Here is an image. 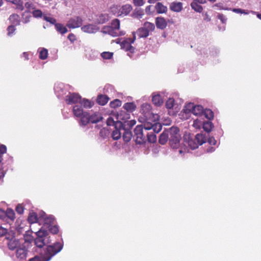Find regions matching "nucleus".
I'll list each match as a JSON object with an SVG mask.
<instances>
[{
	"mask_svg": "<svg viewBox=\"0 0 261 261\" xmlns=\"http://www.w3.org/2000/svg\"><path fill=\"white\" fill-rule=\"evenodd\" d=\"M63 244L60 242H56L51 245L47 246L40 255H36L30 258L29 261H49L56 254L61 251Z\"/></svg>",
	"mask_w": 261,
	"mask_h": 261,
	"instance_id": "obj_1",
	"label": "nucleus"
},
{
	"mask_svg": "<svg viewBox=\"0 0 261 261\" xmlns=\"http://www.w3.org/2000/svg\"><path fill=\"white\" fill-rule=\"evenodd\" d=\"M191 7L192 9L197 12L201 13L203 10V8L201 6L194 2L191 3Z\"/></svg>",
	"mask_w": 261,
	"mask_h": 261,
	"instance_id": "obj_43",
	"label": "nucleus"
},
{
	"mask_svg": "<svg viewBox=\"0 0 261 261\" xmlns=\"http://www.w3.org/2000/svg\"><path fill=\"white\" fill-rule=\"evenodd\" d=\"M86 112L83 111L82 106L75 105L73 108V113L74 116L76 117H79L81 116L83 114H84Z\"/></svg>",
	"mask_w": 261,
	"mask_h": 261,
	"instance_id": "obj_24",
	"label": "nucleus"
},
{
	"mask_svg": "<svg viewBox=\"0 0 261 261\" xmlns=\"http://www.w3.org/2000/svg\"><path fill=\"white\" fill-rule=\"evenodd\" d=\"M81 106H83L85 108H91L93 106V103L90 100L86 99H81V102H80Z\"/></svg>",
	"mask_w": 261,
	"mask_h": 261,
	"instance_id": "obj_45",
	"label": "nucleus"
},
{
	"mask_svg": "<svg viewBox=\"0 0 261 261\" xmlns=\"http://www.w3.org/2000/svg\"><path fill=\"white\" fill-rule=\"evenodd\" d=\"M55 27L56 31L62 35L68 32L67 29L62 23H57Z\"/></svg>",
	"mask_w": 261,
	"mask_h": 261,
	"instance_id": "obj_33",
	"label": "nucleus"
},
{
	"mask_svg": "<svg viewBox=\"0 0 261 261\" xmlns=\"http://www.w3.org/2000/svg\"><path fill=\"white\" fill-rule=\"evenodd\" d=\"M68 85H65L63 83L56 84L54 90L57 97L65 99V95L69 92L68 91Z\"/></svg>",
	"mask_w": 261,
	"mask_h": 261,
	"instance_id": "obj_7",
	"label": "nucleus"
},
{
	"mask_svg": "<svg viewBox=\"0 0 261 261\" xmlns=\"http://www.w3.org/2000/svg\"><path fill=\"white\" fill-rule=\"evenodd\" d=\"M109 97L105 95H100L97 97V102L100 105L103 106L109 101Z\"/></svg>",
	"mask_w": 261,
	"mask_h": 261,
	"instance_id": "obj_34",
	"label": "nucleus"
},
{
	"mask_svg": "<svg viewBox=\"0 0 261 261\" xmlns=\"http://www.w3.org/2000/svg\"><path fill=\"white\" fill-rule=\"evenodd\" d=\"M170 9L173 12H179L182 10V3L173 2L170 5Z\"/></svg>",
	"mask_w": 261,
	"mask_h": 261,
	"instance_id": "obj_18",
	"label": "nucleus"
},
{
	"mask_svg": "<svg viewBox=\"0 0 261 261\" xmlns=\"http://www.w3.org/2000/svg\"><path fill=\"white\" fill-rule=\"evenodd\" d=\"M136 33L139 38H146L149 36L147 31H146L143 27L138 29Z\"/></svg>",
	"mask_w": 261,
	"mask_h": 261,
	"instance_id": "obj_35",
	"label": "nucleus"
},
{
	"mask_svg": "<svg viewBox=\"0 0 261 261\" xmlns=\"http://www.w3.org/2000/svg\"><path fill=\"white\" fill-rule=\"evenodd\" d=\"M203 113H202V118L203 117L211 120L214 117V114L212 110L210 109H203Z\"/></svg>",
	"mask_w": 261,
	"mask_h": 261,
	"instance_id": "obj_40",
	"label": "nucleus"
},
{
	"mask_svg": "<svg viewBox=\"0 0 261 261\" xmlns=\"http://www.w3.org/2000/svg\"><path fill=\"white\" fill-rule=\"evenodd\" d=\"M141 112L147 120L153 119L154 121H157L159 119V115L152 112L151 105L149 103H145L142 105Z\"/></svg>",
	"mask_w": 261,
	"mask_h": 261,
	"instance_id": "obj_6",
	"label": "nucleus"
},
{
	"mask_svg": "<svg viewBox=\"0 0 261 261\" xmlns=\"http://www.w3.org/2000/svg\"><path fill=\"white\" fill-rule=\"evenodd\" d=\"M48 51L46 49H42L39 53V58L42 60L46 59L47 57Z\"/></svg>",
	"mask_w": 261,
	"mask_h": 261,
	"instance_id": "obj_53",
	"label": "nucleus"
},
{
	"mask_svg": "<svg viewBox=\"0 0 261 261\" xmlns=\"http://www.w3.org/2000/svg\"><path fill=\"white\" fill-rule=\"evenodd\" d=\"M79 118H81L79 125L81 126H85L90 122L89 113L87 112H86Z\"/></svg>",
	"mask_w": 261,
	"mask_h": 261,
	"instance_id": "obj_17",
	"label": "nucleus"
},
{
	"mask_svg": "<svg viewBox=\"0 0 261 261\" xmlns=\"http://www.w3.org/2000/svg\"><path fill=\"white\" fill-rule=\"evenodd\" d=\"M142 125H137L134 129V136L137 144H142L145 142V136L143 134Z\"/></svg>",
	"mask_w": 261,
	"mask_h": 261,
	"instance_id": "obj_8",
	"label": "nucleus"
},
{
	"mask_svg": "<svg viewBox=\"0 0 261 261\" xmlns=\"http://www.w3.org/2000/svg\"><path fill=\"white\" fill-rule=\"evenodd\" d=\"M182 112L186 115L192 113L199 117H202L203 108L201 105H195L194 103L190 102L185 106Z\"/></svg>",
	"mask_w": 261,
	"mask_h": 261,
	"instance_id": "obj_5",
	"label": "nucleus"
},
{
	"mask_svg": "<svg viewBox=\"0 0 261 261\" xmlns=\"http://www.w3.org/2000/svg\"><path fill=\"white\" fill-rule=\"evenodd\" d=\"M90 122L92 123H96L99 122L102 118L100 114L99 113H94L92 114H89Z\"/></svg>",
	"mask_w": 261,
	"mask_h": 261,
	"instance_id": "obj_27",
	"label": "nucleus"
},
{
	"mask_svg": "<svg viewBox=\"0 0 261 261\" xmlns=\"http://www.w3.org/2000/svg\"><path fill=\"white\" fill-rule=\"evenodd\" d=\"M144 15V11L141 8H136L133 11L132 16L135 18L140 19Z\"/></svg>",
	"mask_w": 261,
	"mask_h": 261,
	"instance_id": "obj_31",
	"label": "nucleus"
},
{
	"mask_svg": "<svg viewBox=\"0 0 261 261\" xmlns=\"http://www.w3.org/2000/svg\"><path fill=\"white\" fill-rule=\"evenodd\" d=\"M18 2L15 5H16L17 9L20 11H22L24 9V6H23V2L21 0H18Z\"/></svg>",
	"mask_w": 261,
	"mask_h": 261,
	"instance_id": "obj_61",
	"label": "nucleus"
},
{
	"mask_svg": "<svg viewBox=\"0 0 261 261\" xmlns=\"http://www.w3.org/2000/svg\"><path fill=\"white\" fill-rule=\"evenodd\" d=\"M120 23L118 19H113L110 25L103 26L101 30V32L104 34H109L112 37H117L123 36L125 34V32L120 30Z\"/></svg>",
	"mask_w": 261,
	"mask_h": 261,
	"instance_id": "obj_2",
	"label": "nucleus"
},
{
	"mask_svg": "<svg viewBox=\"0 0 261 261\" xmlns=\"http://www.w3.org/2000/svg\"><path fill=\"white\" fill-rule=\"evenodd\" d=\"M110 134V132L108 129L106 128H102L100 129L99 132V135L102 138H106Z\"/></svg>",
	"mask_w": 261,
	"mask_h": 261,
	"instance_id": "obj_52",
	"label": "nucleus"
},
{
	"mask_svg": "<svg viewBox=\"0 0 261 261\" xmlns=\"http://www.w3.org/2000/svg\"><path fill=\"white\" fill-rule=\"evenodd\" d=\"M151 120L153 122V126L152 128V129L153 130L152 133H159L162 129V126L160 123L156 122V121H154L153 119H152Z\"/></svg>",
	"mask_w": 261,
	"mask_h": 261,
	"instance_id": "obj_42",
	"label": "nucleus"
},
{
	"mask_svg": "<svg viewBox=\"0 0 261 261\" xmlns=\"http://www.w3.org/2000/svg\"><path fill=\"white\" fill-rule=\"evenodd\" d=\"M49 230L53 234H57L59 232V228L57 225L49 226Z\"/></svg>",
	"mask_w": 261,
	"mask_h": 261,
	"instance_id": "obj_60",
	"label": "nucleus"
},
{
	"mask_svg": "<svg viewBox=\"0 0 261 261\" xmlns=\"http://www.w3.org/2000/svg\"><path fill=\"white\" fill-rule=\"evenodd\" d=\"M232 11L237 13L244 14L245 15L249 13V11L240 8H234L232 9Z\"/></svg>",
	"mask_w": 261,
	"mask_h": 261,
	"instance_id": "obj_59",
	"label": "nucleus"
},
{
	"mask_svg": "<svg viewBox=\"0 0 261 261\" xmlns=\"http://www.w3.org/2000/svg\"><path fill=\"white\" fill-rule=\"evenodd\" d=\"M213 127L214 125L212 122L209 121H203L202 128L205 132L207 133L210 132Z\"/></svg>",
	"mask_w": 261,
	"mask_h": 261,
	"instance_id": "obj_39",
	"label": "nucleus"
},
{
	"mask_svg": "<svg viewBox=\"0 0 261 261\" xmlns=\"http://www.w3.org/2000/svg\"><path fill=\"white\" fill-rule=\"evenodd\" d=\"M110 106L111 108H115L121 106V101L118 99H116L114 100L113 101H111L110 102Z\"/></svg>",
	"mask_w": 261,
	"mask_h": 261,
	"instance_id": "obj_54",
	"label": "nucleus"
},
{
	"mask_svg": "<svg viewBox=\"0 0 261 261\" xmlns=\"http://www.w3.org/2000/svg\"><path fill=\"white\" fill-rule=\"evenodd\" d=\"M109 17L108 14H101L97 16L96 22L98 24H103L109 20Z\"/></svg>",
	"mask_w": 261,
	"mask_h": 261,
	"instance_id": "obj_30",
	"label": "nucleus"
},
{
	"mask_svg": "<svg viewBox=\"0 0 261 261\" xmlns=\"http://www.w3.org/2000/svg\"><path fill=\"white\" fill-rule=\"evenodd\" d=\"M18 2L15 5H16L17 9L20 11H22L24 9V6H23V2L21 0H18Z\"/></svg>",
	"mask_w": 261,
	"mask_h": 261,
	"instance_id": "obj_62",
	"label": "nucleus"
},
{
	"mask_svg": "<svg viewBox=\"0 0 261 261\" xmlns=\"http://www.w3.org/2000/svg\"><path fill=\"white\" fill-rule=\"evenodd\" d=\"M152 101L156 106H160L163 103V100L159 94L153 95Z\"/></svg>",
	"mask_w": 261,
	"mask_h": 261,
	"instance_id": "obj_41",
	"label": "nucleus"
},
{
	"mask_svg": "<svg viewBox=\"0 0 261 261\" xmlns=\"http://www.w3.org/2000/svg\"><path fill=\"white\" fill-rule=\"evenodd\" d=\"M24 7L28 9V11H26L25 12H30L31 10L33 11L36 9L35 5L31 2H26L24 4Z\"/></svg>",
	"mask_w": 261,
	"mask_h": 261,
	"instance_id": "obj_50",
	"label": "nucleus"
},
{
	"mask_svg": "<svg viewBox=\"0 0 261 261\" xmlns=\"http://www.w3.org/2000/svg\"><path fill=\"white\" fill-rule=\"evenodd\" d=\"M81 30L85 33L92 34L98 32L99 30V28L95 24H88L82 27L81 28Z\"/></svg>",
	"mask_w": 261,
	"mask_h": 261,
	"instance_id": "obj_13",
	"label": "nucleus"
},
{
	"mask_svg": "<svg viewBox=\"0 0 261 261\" xmlns=\"http://www.w3.org/2000/svg\"><path fill=\"white\" fill-rule=\"evenodd\" d=\"M6 239L9 241L15 239V232L13 230L8 231L7 229V232L5 234Z\"/></svg>",
	"mask_w": 261,
	"mask_h": 261,
	"instance_id": "obj_51",
	"label": "nucleus"
},
{
	"mask_svg": "<svg viewBox=\"0 0 261 261\" xmlns=\"http://www.w3.org/2000/svg\"><path fill=\"white\" fill-rule=\"evenodd\" d=\"M36 238L34 242L37 247L42 248L45 245L50 243L49 232L47 230L41 228L36 232Z\"/></svg>",
	"mask_w": 261,
	"mask_h": 261,
	"instance_id": "obj_3",
	"label": "nucleus"
},
{
	"mask_svg": "<svg viewBox=\"0 0 261 261\" xmlns=\"http://www.w3.org/2000/svg\"><path fill=\"white\" fill-rule=\"evenodd\" d=\"M8 247L10 250H16L20 247L22 245L20 244L18 239H14L8 242Z\"/></svg>",
	"mask_w": 261,
	"mask_h": 261,
	"instance_id": "obj_16",
	"label": "nucleus"
},
{
	"mask_svg": "<svg viewBox=\"0 0 261 261\" xmlns=\"http://www.w3.org/2000/svg\"><path fill=\"white\" fill-rule=\"evenodd\" d=\"M15 30H16V29L14 27V25H9L7 28L8 35L9 36H12V35L14 33Z\"/></svg>",
	"mask_w": 261,
	"mask_h": 261,
	"instance_id": "obj_58",
	"label": "nucleus"
},
{
	"mask_svg": "<svg viewBox=\"0 0 261 261\" xmlns=\"http://www.w3.org/2000/svg\"><path fill=\"white\" fill-rule=\"evenodd\" d=\"M155 24L157 28L164 30L167 26V21L163 17H157L155 18Z\"/></svg>",
	"mask_w": 261,
	"mask_h": 261,
	"instance_id": "obj_15",
	"label": "nucleus"
},
{
	"mask_svg": "<svg viewBox=\"0 0 261 261\" xmlns=\"http://www.w3.org/2000/svg\"><path fill=\"white\" fill-rule=\"evenodd\" d=\"M184 140L186 142L185 146H188L191 149L193 150L196 149L198 147L199 145L198 143H197L195 138H192L190 136L185 137Z\"/></svg>",
	"mask_w": 261,
	"mask_h": 261,
	"instance_id": "obj_14",
	"label": "nucleus"
},
{
	"mask_svg": "<svg viewBox=\"0 0 261 261\" xmlns=\"http://www.w3.org/2000/svg\"><path fill=\"white\" fill-rule=\"evenodd\" d=\"M24 207L22 205V204H18L16 207V211L19 214H22L23 213L24 211Z\"/></svg>",
	"mask_w": 261,
	"mask_h": 261,
	"instance_id": "obj_64",
	"label": "nucleus"
},
{
	"mask_svg": "<svg viewBox=\"0 0 261 261\" xmlns=\"http://www.w3.org/2000/svg\"><path fill=\"white\" fill-rule=\"evenodd\" d=\"M33 16L35 18H41L42 17L43 18V15L44 14H43L42 11L40 9H34L32 12Z\"/></svg>",
	"mask_w": 261,
	"mask_h": 261,
	"instance_id": "obj_44",
	"label": "nucleus"
},
{
	"mask_svg": "<svg viewBox=\"0 0 261 261\" xmlns=\"http://www.w3.org/2000/svg\"><path fill=\"white\" fill-rule=\"evenodd\" d=\"M195 138L197 143H198L199 146L205 143L207 140L206 137L203 134H197L195 136Z\"/></svg>",
	"mask_w": 261,
	"mask_h": 261,
	"instance_id": "obj_29",
	"label": "nucleus"
},
{
	"mask_svg": "<svg viewBox=\"0 0 261 261\" xmlns=\"http://www.w3.org/2000/svg\"><path fill=\"white\" fill-rule=\"evenodd\" d=\"M174 104V99L172 98H169L166 103V108L168 109H171L173 107Z\"/></svg>",
	"mask_w": 261,
	"mask_h": 261,
	"instance_id": "obj_57",
	"label": "nucleus"
},
{
	"mask_svg": "<svg viewBox=\"0 0 261 261\" xmlns=\"http://www.w3.org/2000/svg\"><path fill=\"white\" fill-rule=\"evenodd\" d=\"M123 107L127 112H132L136 109V106L134 102H127L124 105Z\"/></svg>",
	"mask_w": 261,
	"mask_h": 261,
	"instance_id": "obj_38",
	"label": "nucleus"
},
{
	"mask_svg": "<svg viewBox=\"0 0 261 261\" xmlns=\"http://www.w3.org/2000/svg\"><path fill=\"white\" fill-rule=\"evenodd\" d=\"M169 129L164 130L160 136L159 142L162 145H164L169 140Z\"/></svg>",
	"mask_w": 261,
	"mask_h": 261,
	"instance_id": "obj_19",
	"label": "nucleus"
},
{
	"mask_svg": "<svg viewBox=\"0 0 261 261\" xmlns=\"http://www.w3.org/2000/svg\"><path fill=\"white\" fill-rule=\"evenodd\" d=\"M169 142L173 148H177L180 144L181 136L179 129L176 126H172L169 129Z\"/></svg>",
	"mask_w": 261,
	"mask_h": 261,
	"instance_id": "obj_4",
	"label": "nucleus"
},
{
	"mask_svg": "<svg viewBox=\"0 0 261 261\" xmlns=\"http://www.w3.org/2000/svg\"><path fill=\"white\" fill-rule=\"evenodd\" d=\"M27 252L28 251L25 247L22 245L16 250V256L20 260L24 259L27 257Z\"/></svg>",
	"mask_w": 261,
	"mask_h": 261,
	"instance_id": "obj_12",
	"label": "nucleus"
},
{
	"mask_svg": "<svg viewBox=\"0 0 261 261\" xmlns=\"http://www.w3.org/2000/svg\"><path fill=\"white\" fill-rule=\"evenodd\" d=\"M28 221L30 223H34L37 222L41 223V218H40V213L39 214V217L37 216L35 213H30L28 217Z\"/></svg>",
	"mask_w": 261,
	"mask_h": 261,
	"instance_id": "obj_20",
	"label": "nucleus"
},
{
	"mask_svg": "<svg viewBox=\"0 0 261 261\" xmlns=\"http://www.w3.org/2000/svg\"><path fill=\"white\" fill-rule=\"evenodd\" d=\"M83 19L80 16H74L69 19L66 25L69 29H75L82 26Z\"/></svg>",
	"mask_w": 261,
	"mask_h": 261,
	"instance_id": "obj_10",
	"label": "nucleus"
},
{
	"mask_svg": "<svg viewBox=\"0 0 261 261\" xmlns=\"http://www.w3.org/2000/svg\"><path fill=\"white\" fill-rule=\"evenodd\" d=\"M40 218H41V222H43L44 225L46 224L51 226L54 223V218L53 216H47L44 212H40Z\"/></svg>",
	"mask_w": 261,
	"mask_h": 261,
	"instance_id": "obj_11",
	"label": "nucleus"
},
{
	"mask_svg": "<svg viewBox=\"0 0 261 261\" xmlns=\"http://www.w3.org/2000/svg\"><path fill=\"white\" fill-rule=\"evenodd\" d=\"M113 53L111 52H103L101 54V57L104 59H110L113 57Z\"/></svg>",
	"mask_w": 261,
	"mask_h": 261,
	"instance_id": "obj_55",
	"label": "nucleus"
},
{
	"mask_svg": "<svg viewBox=\"0 0 261 261\" xmlns=\"http://www.w3.org/2000/svg\"><path fill=\"white\" fill-rule=\"evenodd\" d=\"M136 123V121L135 120H131L128 121H125L124 123L123 124V127L125 128H127L130 129L133 126H134Z\"/></svg>",
	"mask_w": 261,
	"mask_h": 261,
	"instance_id": "obj_47",
	"label": "nucleus"
},
{
	"mask_svg": "<svg viewBox=\"0 0 261 261\" xmlns=\"http://www.w3.org/2000/svg\"><path fill=\"white\" fill-rule=\"evenodd\" d=\"M132 7L130 5L126 4L121 7L119 10V15H127L132 11Z\"/></svg>",
	"mask_w": 261,
	"mask_h": 261,
	"instance_id": "obj_23",
	"label": "nucleus"
},
{
	"mask_svg": "<svg viewBox=\"0 0 261 261\" xmlns=\"http://www.w3.org/2000/svg\"><path fill=\"white\" fill-rule=\"evenodd\" d=\"M107 124L108 126H113L114 127H120L122 126V123L119 121H115L114 119L110 116L107 120Z\"/></svg>",
	"mask_w": 261,
	"mask_h": 261,
	"instance_id": "obj_21",
	"label": "nucleus"
},
{
	"mask_svg": "<svg viewBox=\"0 0 261 261\" xmlns=\"http://www.w3.org/2000/svg\"><path fill=\"white\" fill-rule=\"evenodd\" d=\"M65 101L68 105L80 103L81 101V96L75 93H70L65 95Z\"/></svg>",
	"mask_w": 261,
	"mask_h": 261,
	"instance_id": "obj_9",
	"label": "nucleus"
},
{
	"mask_svg": "<svg viewBox=\"0 0 261 261\" xmlns=\"http://www.w3.org/2000/svg\"><path fill=\"white\" fill-rule=\"evenodd\" d=\"M7 151L6 146L4 145H2L0 146V163L2 161V154L6 153Z\"/></svg>",
	"mask_w": 261,
	"mask_h": 261,
	"instance_id": "obj_63",
	"label": "nucleus"
},
{
	"mask_svg": "<svg viewBox=\"0 0 261 261\" xmlns=\"http://www.w3.org/2000/svg\"><path fill=\"white\" fill-rule=\"evenodd\" d=\"M147 140L150 143H154L156 140V135L152 132L148 133L147 135Z\"/></svg>",
	"mask_w": 261,
	"mask_h": 261,
	"instance_id": "obj_48",
	"label": "nucleus"
},
{
	"mask_svg": "<svg viewBox=\"0 0 261 261\" xmlns=\"http://www.w3.org/2000/svg\"><path fill=\"white\" fill-rule=\"evenodd\" d=\"M9 20L13 25H17L20 24V17L17 14H13L11 15L9 17Z\"/></svg>",
	"mask_w": 261,
	"mask_h": 261,
	"instance_id": "obj_32",
	"label": "nucleus"
},
{
	"mask_svg": "<svg viewBox=\"0 0 261 261\" xmlns=\"http://www.w3.org/2000/svg\"><path fill=\"white\" fill-rule=\"evenodd\" d=\"M135 38L136 36L134 35L133 39H129L127 41H124L122 42L121 45V48L124 49L125 51H128L131 44L134 43L135 40Z\"/></svg>",
	"mask_w": 261,
	"mask_h": 261,
	"instance_id": "obj_28",
	"label": "nucleus"
},
{
	"mask_svg": "<svg viewBox=\"0 0 261 261\" xmlns=\"http://www.w3.org/2000/svg\"><path fill=\"white\" fill-rule=\"evenodd\" d=\"M155 9L158 14L165 13L167 11V7L163 5V4L160 2H158L156 4Z\"/></svg>",
	"mask_w": 261,
	"mask_h": 261,
	"instance_id": "obj_26",
	"label": "nucleus"
},
{
	"mask_svg": "<svg viewBox=\"0 0 261 261\" xmlns=\"http://www.w3.org/2000/svg\"><path fill=\"white\" fill-rule=\"evenodd\" d=\"M203 121L202 117H199L194 120L193 126L196 129H200L203 127Z\"/></svg>",
	"mask_w": 261,
	"mask_h": 261,
	"instance_id": "obj_37",
	"label": "nucleus"
},
{
	"mask_svg": "<svg viewBox=\"0 0 261 261\" xmlns=\"http://www.w3.org/2000/svg\"><path fill=\"white\" fill-rule=\"evenodd\" d=\"M5 214V216H7L11 220H13L15 219V213L12 210L8 209Z\"/></svg>",
	"mask_w": 261,
	"mask_h": 261,
	"instance_id": "obj_49",
	"label": "nucleus"
},
{
	"mask_svg": "<svg viewBox=\"0 0 261 261\" xmlns=\"http://www.w3.org/2000/svg\"><path fill=\"white\" fill-rule=\"evenodd\" d=\"M123 125L120 127H114L115 129L113 131L112 137L114 140H117L120 138L121 132L122 130Z\"/></svg>",
	"mask_w": 261,
	"mask_h": 261,
	"instance_id": "obj_25",
	"label": "nucleus"
},
{
	"mask_svg": "<svg viewBox=\"0 0 261 261\" xmlns=\"http://www.w3.org/2000/svg\"><path fill=\"white\" fill-rule=\"evenodd\" d=\"M43 19L46 21L49 22L50 24L55 25V26L56 25V24L57 23V20L55 18L47 15H43Z\"/></svg>",
	"mask_w": 261,
	"mask_h": 261,
	"instance_id": "obj_46",
	"label": "nucleus"
},
{
	"mask_svg": "<svg viewBox=\"0 0 261 261\" xmlns=\"http://www.w3.org/2000/svg\"><path fill=\"white\" fill-rule=\"evenodd\" d=\"M122 130L123 131V140L126 142H128L132 137V133L130 130V129H128L127 128L123 127Z\"/></svg>",
	"mask_w": 261,
	"mask_h": 261,
	"instance_id": "obj_22",
	"label": "nucleus"
},
{
	"mask_svg": "<svg viewBox=\"0 0 261 261\" xmlns=\"http://www.w3.org/2000/svg\"><path fill=\"white\" fill-rule=\"evenodd\" d=\"M149 34L150 32H153L155 29L154 24L151 22L146 21L144 22L143 26Z\"/></svg>",
	"mask_w": 261,
	"mask_h": 261,
	"instance_id": "obj_36",
	"label": "nucleus"
},
{
	"mask_svg": "<svg viewBox=\"0 0 261 261\" xmlns=\"http://www.w3.org/2000/svg\"><path fill=\"white\" fill-rule=\"evenodd\" d=\"M146 120V122L143 124V127L145 130H151L152 129L153 123H151L149 120Z\"/></svg>",
	"mask_w": 261,
	"mask_h": 261,
	"instance_id": "obj_56",
	"label": "nucleus"
}]
</instances>
